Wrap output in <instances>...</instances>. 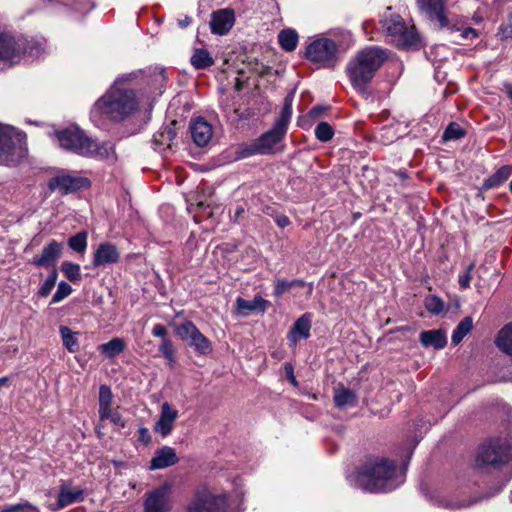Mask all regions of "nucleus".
<instances>
[{"mask_svg": "<svg viewBox=\"0 0 512 512\" xmlns=\"http://www.w3.org/2000/svg\"><path fill=\"white\" fill-rule=\"evenodd\" d=\"M133 74H124L95 102V110L106 120L122 123L134 117L141 109L142 99L131 86Z\"/></svg>", "mask_w": 512, "mask_h": 512, "instance_id": "1", "label": "nucleus"}, {"mask_svg": "<svg viewBox=\"0 0 512 512\" xmlns=\"http://www.w3.org/2000/svg\"><path fill=\"white\" fill-rule=\"evenodd\" d=\"M356 486L370 493L388 492L399 483L396 480V464L384 457L367 459L357 470Z\"/></svg>", "mask_w": 512, "mask_h": 512, "instance_id": "2", "label": "nucleus"}, {"mask_svg": "<svg viewBox=\"0 0 512 512\" xmlns=\"http://www.w3.org/2000/svg\"><path fill=\"white\" fill-rule=\"evenodd\" d=\"M387 58L386 51L378 47H367L359 51L347 67L352 86L359 93L367 94L368 83Z\"/></svg>", "mask_w": 512, "mask_h": 512, "instance_id": "3", "label": "nucleus"}, {"mask_svg": "<svg viewBox=\"0 0 512 512\" xmlns=\"http://www.w3.org/2000/svg\"><path fill=\"white\" fill-rule=\"evenodd\" d=\"M26 153V135L12 126L0 124V165H17Z\"/></svg>", "mask_w": 512, "mask_h": 512, "instance_id": "4", "label": "nucleus"}, {"mask_svg": "<svg viewBox=\"0 0 512 512\" xmlns=\"http://www.w3.org/2000/svg\"><path fill=\"white\" fill-rule=\"evenodd\" d=\"M512 459V443L508 439H495L483 444L478 451V467L498 468Z\"/></svg>", "mask_w": 512, "mask_h": 512, "instance_id": "5", "label": "nucleus"}, {"mask_svg": "<svg viewBox=\"0 0 512 512\" xmlns=\"http://www.w3.org/2000/svg\"><path fill=\"white\" fill-rule=\"evenodd\" d=\"M306 58L322 67H334L338 60L339 47L329 38H319L311 42L305 52Z\"/></svg>", "mask_w": 512, "mask_h": 512, "instance_id": "6", "label": "nucleus"}, {"mask_svg": "<svg viewBox=\"0 0 512 512\" xmlns=\"http://www.w3.org/2000/svg\"><path fill=\"white\" fill-rule=\"evenodd\" d=\"M56 139L61 148L80 156L89 155L91 138L86 136L83 130L77 126L55 132Z\"/></svg>", "mask_w": 512, "mask_h": 512, "instance_id": "7", "label": "nucleus"}, {"mask_svg": "<svg viewBox=\"0 0 512 512\" xmlns=\"http://www.w3.org/2000/svg\"><path fill=\"white\" fill-rule=\"evenodd\" d=\"M43 51L40 42L30 41L24 45L9 35L0 34V62H12L22 53L38 57Z\"/></svg>", "mask_w": 512, "mask_h": 512, "instance_id": "8", "label": "nucleus"}, {"mask_svg": "<svg viewBox=\"0 0 512 512\" xmlns=\"http://www.w3.org/2000/svg\"><path fill=\"white\" fill-rule=\"evenodd\" d=\"M382 28L387 34L397 37V46L402 49H407L416 46L419 42V35L414 27L407 28L403 18L400 15H391L389 18L384 19Z\"/></svg>", "mask_w": 512, "mask_h": 512, "instance_id": "9", "label": "nucleus"}, {"mask_svg": "<svg viewBox=\"0 0 512 512\" xmlns=\"http://www.w3.org/2000/svg\"><path fill=\"white\" fill-rule=\"evenodd\" d=\"M174 333L180 339L186 341L197 354L206 356L212 352L210 340L200 332L192 321L185 320L175 325Z\"/></svg>", "mask_w": 512, "mask_h": 512, "instance_id": "10", "label": "nucleus"}, {"mask_svg": "<svg viewBox=\"0 0 512 512\" xmlns=\"http://www.w3.org/2000/svg\"><path fill=\"white\" fill-rule=\"evenodd\" d=\"M227 509L226 494H214L203 489L195 493L188 505L187 512H227Z\"/></svg>", "mask_w": 512, "mask_h": 512, "instance_id": "11", "label": "nucleus"}, {"mask_svg": "<svg viewBox=\"0 0 512 512\" xmlns=\"http://www.w3.org/2000/svg\"><path fill=\"white\" fill-rule=\"evenodd\" d=\"M286 132V130L274 124L272 129L248 145L241 152V156L247 157L254 154L266 155L275 153V146L282 141Z\"/></svg>", "mask_w": 512, "mask_h": 512, "instance_id": "12", "label": "nucleus"}, {"mask_svg": "<svg viewBox=\"0 0 512 512\" xmlns=\"http://www.w3.org/2000/svg\"><path fill=\"white\" fill-rule=\"evenodd\" d=\"M445 2L446 0H416V5L421 15L438 29H443L450 24Z\"/></svg>", "mask_w": 512, "mask_h": 512, "instance_id": "13", "label": "nucleus"}, {"mask_svg": "<svg viewBox=\"0 0 512 512\" xmlns=\"http://www.w3.org/2000/svg\"><path fill=\"white\" fill-rule=\"evenodd\" d=\"M172 505L171 488L163 484L146 493L144 512H170Z\"/></svg>", "mask_w": 512, "mask_h": 512, "instance_id": "14", "label": "nucleus"}, {"mask_svg": "<svg viewBox=\"0 0 512 512\" xmlns=\"http://www.w3.org/2000/svg\"><path fill=\"white\" fill-rule=\"evenodd\" d=\"M63 248V243L51 240L46 246H44L39 255L33 257L31 264L35 267H53L54 269L57 261L62 256Z\"/></svg>", "mask_w": 512, "mask_h": 512, "instance_id": "15", "label": "nucleus"}, {"mask_svg": "<svg viewBox=\"0 0 512 512\" xmlns=\"http://www.w3.org/2000/svg\"><path fill=\"white\" fill-rule=\"evenodd\" d=\"M89 186V180L84 177H74L71 175H58L51 178L48 182V188L51 191H60L62 194L75 192L81 188Z\"/></svg>", "mask_w": 512, "mask_h": 512, "instance_id": "16", "label": "nucleus"}, {"mask_svg": "<svg viewBox=\"0 0 512 512\" xmlns=\"http://www.w3.org/2000/svg\"><path fill=\"white\" fill-rule=\"evenodd\" d=\"M235 15L231 9L214 11L211 15L210 28L213 34L225 35L233 27Z\"/></svg>", "mask_w": 512, "mask_h": 512, "instance_id": "17", "label": "nucleus"}, {"mask_svg": "<svg viewBox=\"0 0 512 512\" xmlns=\"http://www.w3.org/2000/svg\"><path fill=\"white\" fill-rule=\"evenodd\" d=\"M190 132L193 142L199 147L206 146L213 135L212 126L202 117L191 123Z\"/></svg>", "mask_w": 512, "mask_h": 512, "instance_id": "18", "label": "nucleus"}, {"mask_svg": "<svg viewBox=\"0 0 512 512\" xmlns=\"http://www.w3.org/2000/svg\"><path fill=\"white\" fill-rule=\"evenodd\" d=\"M120 253L114 244L101 243L93 256V265L95 267L114 264L119 261Z\"/></svg>", "mask_w": 512, "mask_h": 512, "instance_id": "19", "label": "nucleus"}, {"mask_svg": "<svg viewBox=\"0 0 512 512\" xmlns=\"http://www.w3.org/2000/svg\"><path fill=\"white\" fill-rule=\"evenodd\" d=\"M179 462V458L174 448L163 446L155 451L150 461V470L164 469L175 465Z\"/></svg>", "mask_w": 512, "mask_h": 512, "instance_id": "20", "label": "nucleus"}, {"mask_svg": "<svg viewBox=\"0 0 512 512\" xmlns=\"http://www.w3.org/2000/svg\"><path fill=\"white\" fill-rule=\"evenodd\" d=\"M178 416V411L173 409L167 402L161 406L160 418L154 426V431L165 437L173 430V424Z\"/></svg>", "mask_w": 512, "mask_h": 512, "instance_id": "21", "label": "nucleus"}, {"mask_svg": "<svg viewBox=\"0 0 512 512\" xmlns=\"http://www.w3.org/2000/svg\"><path fill=\"white\" fill-rule=\"evenodd\" d=\"M419 341L424 347H433L436 350L443 349L447 344V337L442 329L422 331Z\"/></svg>", "mask_w": 512, "mask_h": 512, "instance_id": "22", "label": "nucleus"}, {"mask_svg": "<svg viewBox=\"0 0 512 512\" xmlns=\"http://www.w3.org/2000/svg\"><path fill=\"white\" fill-rule=\"evenodd\" d=\"M152 335L162 339V342L159 345V351L169 364H172L175 361L174 348L172 342L166 338V335H168L166 327L162 324H156L152 329Z\"/></svg>", "mask_w": 512, "mask_h": 512, "instance_id": "23", "label": "nucleus"}, {"mask_svg": "<svg viewBox=\"0 0 512 512\" xmlns=\"http://www.w3.org/2000/svg\"><path fill=\"white\" fill-rule=\"evenodd\" d=\"M311 320L308 314L302 315L293 324L288 339L293 345H296L297 341L301 338H308L310 335Z\"/></svg>", "mask_w": 512, "mask_h": 512, "instance_id": "24", "label": "nucleus"}, {"mask_svg": "<svg viewBox=\"0 0 512 512\" xmlns=\"http://www.w3.org/2000/svg\"><path fill=\"white\" fill-rule=\"evenodd\" d=\"M236 304L238 311L244 315H247V312L264 313L269 306V302L260 295H256L253 300H246L239 297L236 300Z\"/></svg>", "mask_w": 512, "mask_h": 512, "instance_id": "25", "label": "nucleus"}, {"mask_svg": "<svg viewBox=\"0 0 512 512\" xmlns=\"http://www.w3.org/2000/svg\"><path fill=\"white\" fill-rule=\"evenodd\" d=\"M127 348V344L123 338L115 337L110 341L100 344L98 351L107 359H114L123 353Z\"/></svg>", "mask_w": 512, "mask_h": 512, "instance_id": "26", "label": "nucleus"}, {"mask_svg": "<svg viewBox=\"0 0 512 512\" xmlns=\"http://www.w3.org/2000/svg\"><path fill=\"white\" fill-rule=\"evenodd\" d=\"M334 402L340 409L353 407L357 404V395L352 389L339 386L334 391Z\"/></svg>", "mask_w": 512, "mask_h": 512, "instance_id": "27", "label": "nucleus"}, {"mask_svg": "<svg viewBox=\"0 0 512 512\" xmlns=\"http://www.w3.org/2000/svg\"><path fill=\"white\" fill-rule=\"evenodd\" d=\"M495 345L503 353L512 358V322L506 324L495 338Z\"/></svg>", "mask_w": 512, "mask_h": 512, "instance_id": "28", "label": "nucleus"}, {"mask_svg": "<svg viewBox=\"0 0 512 512\" xmlns=\"http://www.w3.org/2000/svg\"><path fill=\"white\" fill-rule=\"evenodd\" d=\"M90 154L84 157H99L101 159H115V149L111 142L98 143L91 139Z\"/></svg>", "mask_w": 512, "mask_h": 512, "instance_id": "29", "label": "nucleus"}, {"mask_svg": "<svg viewBox=\"0 0 512 512\" xmlns=\"http://www.w3.org/2000/svg\"><path fill=\"white\" fill-rule=\"evenodd\" d=\"M511 172V166H501L494 174H492L484 181L482 188L488 190L500 186L510 177Z\"/></svg>", "mask_w": 512, "mask_h": 512, "instance_id": "30", "label": "nucleus"}, {"mask_svg": "<svg viewBox=\"0 0 512 512\" xmlns=\"http://www.w3.org/2000/svg\"><path fill=\"white\" fill-rule=\"evenodd\" d=\"M112 399L113 395L110 390V386H100L99 391V419L100 421H105L108 415V412L112 409Z\"/></svg>", "mask_w": 512, "mask_h": 512, "instance_id": "31", "label": "nucleus"}, {"mask_svg": "<svg viewBox=\"0 0 512 512\" xmlns=\"http://www.w3.org/2000/svg\"><path fill=\"white\" fill-rule=\"evenodd\" d=\"M190 62L197 70H204L214 64V59L206 49L197 48L194 50Z\"/></svg>", "mask_w": 512, "mask_h": 512, "instance_id": "32", "label": "nucleus"}, {"mask_svg": "<svg viewBox=\"0 0 512 512\" xmlns=\"http://www.w3.org/2000/svg\"><path fill=\"white\" fill-rule=\"evenodd\" d=\"M278 42L283 50L292 52L296 49L298 34L293 29H284L278 34Z\"/></svg>", "mask_w": 512, "mask_h": 512, "instance_id": "33", "label": "nucleus"}, {"mask_svg": "<svg viewBox=\"0 0 512 512\" xmlns=\"http://www.w3.org/2000/svg\"><path fill=\"white\" fill-rule=\"evenodd\" d=\"M473 329V319L470 316L463 318L454 329L451 337L452 344L458 345Z\"/></svg>", "mask_w": 512, "mask_h": 512, "instance_id": "34", "label": "nucleus"}, {"mask_svg": "<svg viewBox=\"0 0 512 512\" xmlns=\"http://www.w3.org/2000/svg\"><path fill=\"white\" fill-rule=\"evenodd\" d=\"M82 498L81 490L73 491L68 488H61L57 499V509H61L72 503L78 502L82 500Z\"/></svg>", "mask_w": 512, "mask_h": 512, "instance_id": "35", "label": "nucleus"}, {"mask_svg": "<svg viewBox=\"0 0 512 512\" xmlns=\"http://www.w3.org/2000/svg\"><path fill=\"white\" fill-rule=\"evenodd\" d=\"M292 103H293V92L289 93L285 99L281 109V113L277 120L275 121V125L283 128L287 131L288 123L290 122L292 115Z\"/></svg>", "mask_w": 512, "mask_h": 512, "instance_id": "36", "label": "nucleus"}, {"mask_svg": "<svg viewBox=\"0 0 512 512\" xmlns=\"http://www.w3.org/2000/svg\"><path fill=\"white\" fill-rule=\"evenodd\" d=\"M60 335L62 337L63 346L70 352L75 353L79 350V342L77 339V333L73 332L67 326H60Z\"/></svg>", "mask_w": 512, "mask_h": 512, "instance_id": "37", "label": "nucleus"}, {"mask_svg": "<svg viewBox=\"0 0 512 512\" xmlns=\"http://www.w3.org/2000/svg\"><path fill=\"white\" fill-rule=\"evenodd\" d=\"M88 233L86 231H80L76 235L70 237L67 244L70 249L77 253H84L87 248Z\"/></svg>", "mask_w": 512, "mask_h": 512, "instance_id": "38", "label": "nucleus"}, {"mask_svg": "<svg viewBox=\"0 0 512 512\" xmlns=\"http://www.w3.org/2000/svg\"><path fill=\"white\" fill-rule=\"evenodd\" d=\"M61 271L65 277L71 282H77L81 280V269L79 264L65 261L61 265Z\"/></svg>", "mask_w": 512, "mask_h": 512, "instance_id": "39", "label": "nucleus"}, {"mask_svg": "<svg viewBox=\"0 0 512 512\" xmlns=\"http://www.w3.org/2000/svg\"><path fill=\"white\" fill-rule=\"evenodd\" d=\"M466 135V130L458 123L451 122L445 129L442 139L443 141L458 140Z\"/></svg>", "mask_w": 512, "mask_h": 512, "instance_id": "40", "label": "nucleus"}, {"mask_svg": "<svg viewBox=\"0 0 512 512\" xmlns=\"http://www.w3.org/2000/svg\"><path fill=\"white\" fill-rule=\"evenodd\" d=\"M315 136L319 141L328 142L334 136L332 126L327 122H320L315 128Z\"/></svg>", "mask_w": 512, "mask_h": 512, "instance_id": "41", "label": "nucleus"}, {"mask_svg": "<svg viewBox=\"0 0 512 512\" xmlns=\"http://www.w3.org/2000/svg\"><path fill=\"white\" fill-rule=\"evenodd\" d=\"M58 278L57 270L54 268L47 276L45 282L39 288L38 294L41 297H47L54 288Z\"/></svg>", "mask_w": 512, "mask_h": 512, "instance_id": "42", "label": "nucleus"}, {"mask_svg": "<svg viewBox=\"0 0 512 512\" xmlns=\"http://www.w3.org/2000/svg\"><path fill=\"white\" fill-rule=\"evenodd\" d=\"M424 306L432 314H439L444 309L443 301L435 295L427 296L424 300Z\"/></svg>", "mask_w": 512, "mask_h": 512, "instance_id": "43", "label": "nucleus"}, {"mask_svg": "<svg viewBox=\"0 0 512 512\" xmlns=\"http://www.w3.org/2000/svg\"><path fill=\"white\" fill-rule=\"evenodd\" d=\"M496 36L500 40L512 38V12L508 14L506 21L499 26Z\"/></svg>", "mask_w": 512, "mask_h": 512, "instance_id": "44", "label": "nucleus"}, {"mask_svg": "<svg viewBox=\"0 0 512 512\" xmlns=\"http://www.w3.org/2000/svg\"><path fill=\"white\" fill-rule=\"evenodd\" d=\"M73 289L70 284L65 281H61L58 284L57 290L52 297V303H58L64 298L68 297L72 293Z\"/></svg>", "mask_w": 512, "mask_h": 512, "instance_id": "45", "label": "nucleus"}, {"mask_svg": "<svg viewBox=\"0 0 512 512\" xmlns=\"http://www.w3.org/2000/svg\"><path fill=\"white\" fill-rule=\"evenodd\" d=\"M176 133L172 127H166L163 131L159 133L158 136L155 137V141L159 144H167L170 147V143L175 138Z\"/></svg>", "mask_w": 512, "mask_h": 512, "instance_id": "46", "label": "nucleus"}, {"mask_svg": "<svg viewBox=\"0 0 512 512\" xmlns=\"http://www.w3.org/2000/svg\"><path fill=\"white\" fill-rule=\"evenodd\" d=\"M1 512H40L39 509L29 502L11 505L4 508Z\"/></svg>", "mask_w": 512, "mask_h": 512, "instance_id": "47", "label": "nucleus"}, {"mask_svg": "<svg viewBox=\"0 0 512 512\" xmlns=\"http://www.w3.org/2000/svg\"><path fill=\"white\" fill-rule=\"evenodd\" d=\"M106 420H110L114 425L121 428H124L126 425V422L120 414L118 407L108 412Z\"/></svg>", "mask_w": 512, "mask_h": 512, "instance_id": "48", "label": "nucleus"}, {"mask_svg": "<svg viewBox=\"0 0 512 512\" xmlns=\"http://www.w3.org/2000/svg\"><path fill=\"white\" fill-rule=\"evenodd\" d=\"M474 263H471L467 266L466 271L459 276V285L463 289H467L470 287V281H471V272L474 269Z\"/></svg>", "mask_w": 512, "mask_h": 512, "instance_id": "49", "label": "nucleus"}, {"mask_svg": "<svg viewBox=\"0 0 512 512\" xmlns=\"http://www.w3.org/2000/svg\"><path fill=\"white\" fill-rule=\"evenodd\" d=\"M290 289H292L290 281L278 279L275 284L274 295L280 297Z\"/></svg>", "mask_w": 512, "mask_h": 512, "instance_id": "50", "label": "nucleus"}, {"mask_svg": "<svg viewBox=\"0 0 512 512\" xmlns=\"http://www.w3.org/2000/svg\"><path fill=\"white\" fill-rule=\"evenodd\" d=\"M326 110H328V106H322V105H317V106H314L310 111H309V116L310 118L312 119H317L318 117H320Z\"/></svg>", "mask_w": 512, "mask_h": 512, "instance_id": "51", "label": "nucleus"}, {"mask_svg": "<svg viewBox=\"0 0 512 512\" xmlns=\"http://www.w3.org/2000/svg\"><path fill=\"white\" fill-rule=\"evenodd\" d=\"M285 374L286 379L290 382V384H298L295 376H294V370L291 364L286 363L285 364Z\"/></svg>", "mask_w": 512, "mask_h": 512, "instance_id": "52", "label": "nucleus"}, {"mask_svg": "<svg viewBox=\"0 0 512 512\" xmlns=\"http://www.w3.org/2000/svg\"><path fill=\"white\" fill-rule=\"evenodd\" d=\"M275 221H276L277 225L281 228H285V227L289 226L291 223L290 219L284 214L277 215L275 218Z\"/></svg>", "mask_w": 512, "mask_h": 512, "instance_id": "53", "label": "nucleus"}, {"mask_svg": "<svg viewBox=\"0 0 512 512\" xmlns=\"http://www.w3.org/2000/svg\"><path fill=\"white\" fill-rule=\"evenodd\" d=\"M191 21H192L191 17H189V16H185V18H184V19H180V20L178 21V25H179L181 28H185V27H187L188 25H190Z\"/></svg>", "mask_w": 512, "mask_h": 512, "instance_id": "54", "label": "nucleus"}, {"mask_svg": "<svg viewBox=\"0 0 512 512\" xmlns=\"http://www.w3.org/2000/svg\"><path fill=\"white\" fill-rule=\"evenodd\" d=\"M139 433L141 435V440L149 442L150 436H149V433H148V429L140 428Z\"/></svg>", "mask_w": 512, "mask_h": 512, "instance_id": "55", "label": "nucleus"}, {"mask_svg": "<svg viewBox=\"0 0 512 512\" xmlns=\"http://www.w3.org/2000/svg\"><path fill=\"white\" fill-rule=\"evenodd\" d=\"M244 211H245V210H244V208H243V207H241V206H240V207H238V208L236 209V211H235L234 216H233V221H234V222H237V221H238V219H239V217L244 213Z\"/></svg>", "mask_w": 512, "mask_h": 512, "instance_id": "56", "label": "nucleus"}, {"mask_svg": "<svg viewBox=\"0 0 512 512\" xmlns=\"http://www.w3.org/2000/svg\"><path fill=\"white\" fill-rule=\"evenodd\" d=\"M418 441H413L409 444V447L407 449V456H408V459H410L412 453H413V450L414 448L416 447Z\"/></svg>", "mask_w": 512, "mask_h": 512, "instance_id": "57", "label": "nucleus"}, {"mask_svg": "<svg viewBox=\"0 0 512 512\" xmlns=\"http://www.w3.org/2000/svg\"><path fill=\"white\" fill-rule=\"evenodd\" d=\"M290 283H291L292 288L303 287L305 285V282L302 280H299V279L292 280V281H290Z\"/></svg>", "mask_w": 512, "mask_h": 512, "instance_id": "58", "label": "nucleus"}, {"mask_svg": "<svg viewBox=\"0 0 512 512\" xmlns=\"http://www.w3.org/2000/svg\"><path fill=\"white\" fill-rule=\"evenodd\" d=\"M470 34L477 36V31L474 28H466L463 32L464 37H468Z\"/></svg>", "mask_w": 512, "mask_h": 512, "instance_id": "59", "label": "nucleus"}, {"mask_svg": "<svg viewBox=\"0 0 512 512\" xmlns=\"http://www.w3.org/2000/svg\"><path fill=\"white\" fill-rule=\"evenodd\" d=\"M396 175L401 179V180H406L408 178V174L406 171H403V170H399L398 172H396Z\"/></svg>", "mask_w": 512, "mask_h": 512, "instance_id": "60", "label": "nucleus"}, {"mask_svg": "<svg viewBox=\"0 0 512 512\" xmlns=\"http://www.w3.org/2000/svg\"><path fill=\"white\" fill-rule=\"evenodd\" d=\"M505 91L510 99H512V84L505 85Z\"/></svg>", "mask_w": 512, "mask_h": 512, "instance_id": "61", "label": "nucleus"}, {"mask_svg": "<svg viewBox=\"0 0 512 512\" xmlns=\"http://www.w3.org/2000/svg\"><path fill=\"white\" fill-rule=\"evenodd\" d=\"M242 87H243V84H242L241 80L236 79L235 89L237 91H240L242 89Z\"/></svg>", "mask_w": 512, "mask_h": 512, "instance_id": "62", "label": "nucleus"}, {"mask_svg": "<svg viewBox=\"0 0 512 512\" xmlns=\"http://www.w3.org/2000/svg\"><path fill=\"white\" fill-rule=\"evenodd\" d=\"M269 70H270V69H269L268 67H265V68L263 69V71H261V72H260V74L263 76V75L267 74Z\"/></svg>", "mask_w": 512, "mask_h": 512, "instance_id": "63", "label": "nucleus"}, {"mask_svg": "<svg viewBox=\"0 0 512 512\" xmlns=\"http://www.w3.org/2000/svg\"><path fill=\"white\" fill-rule=\"evenodd\" d=\"M509 188H510V191L512 193V181L509 183Z\"/></svg>", "mask_w": 512, "mask_h": 512, "instance_id": "64", "label": "nucleus"}]
</instances>
